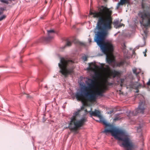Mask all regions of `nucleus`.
<instances>
[{"instance_id": "nucleus-1", "label": "nucleus", "mask_w": 150, "mask_h": 150, "mask_svg": "<svg viewBox=\"0 0 150 150\" xmlns=\"http://www.w3.org/2000/svg\"><path fill=\"white\" fill-rule=\"evenodd\" d=\"M98 11V12L90 11L89 13L90 15H93V18H98L96 26L98 31L94 40L104 53H111L114 50L113 45L110 42H105L104 40L108 34V31L112 28V11L103 6L99 7Z\"/></svg>"}, {"instance_id": "nucleus-2", "label": "nucleus", "mask_w": 150, "mask_h": 150, "mask_svg": "<svg viewBox=\"0 0 150 150\" xmlns=\"http://www.w3.org/2000/svg\"><path fill=\"white\" fill-rule=\"evenodd\" d=\"M92 110L91 108V111H89L90 115L99 117L100 119V122L105 125V129L103 132H110L116 139L122 141V145L124 147L127 148L126 150H133L137 147L130 139L129 135L124 130L108 123L106 121L102 119L100 112L98 110L96 109L94 111H92Z\"/></svg>"}, {"instance_id": "nucleus-3", "label": "nucleus", "mask_w": 150, "mask_h": 150, "mask_svg": "<svg viewBox=\"0 0 150 150\" xmlns=\"http://www.w3.org/2000/svg\"><path fill=\"white\" fill-rule=\"evenodd\" d=\"M100 74L95 72L93 79L88 78L85 81L87 86L85 85L80 84L79 92L76 93L75 97L77 100L84 102L86 100L93 101L95 100V95L93 93L92 90L95 88L97 85L96 79L98 78L100 76Z\"/></svg>"}, {"instance_id": "nucleus-4", "label": "nucleus", "mask_w": 150, "mask_h": 150, "mask_svg": "<svg viewBox=\"0 0 150 150\" xmlns=\"http://www.w3.org/2000/svg\"><path fill=\"white\" fill-rule=\"evenodd\" d=\"M80 110L76 112L73 116L71 117L69 123L68 128L71 131L76 132L78 129L83 126L85 123L87 121L86 117H83L80 120H78L77 118L80 116Z\"/></svg>"}, {"instance_id": "nucleus-5", "label": "nucleus", "mask_w": 150, "mask_h": 150, "mask_svg": "<svg viewBox=\"0 0 150 150\" xmlns=\"http://www.w3.org/2000/svg\"><path fill=\"white\" fill-rule=\"evenodd\" d=\"M73 63V61L71 60L61 58L60 62L58 64V66L60 69L59 72L65 77H67L68 75L71 74L73 72V68L69 67Z\"/></svg>"}, {"instance_id": "nucleus-6", "label": "nucleus", "mask_w": 150, "mask_h": 150, "mask_svg": "<svg viewBox=\"0 0 150 150\" xmlns=\"http://www.w3.org/2000/svg\"><path fill=\"white\" fill-rule=\"evenodd\" d=\"M138 16L141 25L145 28L150 27V13L149 11L145 10L140 11Z\"/></svg>"}, {"instance_id": "nucleus-7", "label": "nucleus", "mask_w": 150, "mask_h": 150, "mask_svg": "<svg viewBox=\"0 0 150 150\" xmlns=\"http://www.w3.org/2000/svg\"><path fill=\"white\" fill-rule=\"evenodd\" d=\"M121 74V72L119 71L114 69H110L109 67L106 70V79L105 81V83L107 84L108 85H112V83L108 82V79L110 78L111 77L113 78H115V77H120Z\"/></svg>"}, {"instance_id": "nucleus-8", "label": "nucleus", "mask_w": 150, "mask_h": 150, "mask_svg": "<svg viewBox=\"0 0 150 150\" xmlns=\"http://www.w3.org/2000/svg\"><path fill=\"white\" fill-rule=\"evenodd\" d=\"M145 109L146 106L145 102L143 101L139 103L138 108L134 111H130L128 116L130 117L132 116H136L139 113L143 114Z\"/></svg>"}, {"instance_id": "nucleus-9", "label": "nucleus", "mask_w": 150, "mask_h": 150, "mask_svg": "<svg viewBox=\"0 0 150 150\" xmlns=\"http://www.w3.org/2000/svg\"><path fill=\"white\" fill-rule=\"evenodd\" d=\"M107 89V86L105 85V83L102 85V87L99 88H97L95 93L93 91V93L95 94V95H97L100 96H102L103 93L104 91Z\"/></svg>"}, {"instance_id": "nucleus-10", "label": "nucleus", "mask_w": 150, "mask_h": 150, "mask_svg": "<svg viewBox=\"0 0 150 150\" xmlns=\"http://www.w3.org/2000/svg\"><path fill=\"white\" fill-rule=\"evenodd\" d=\"M55 32V31L53 30H47L48 37H43L42 38L43 41L48 42L50 40L53 38V34Z\"/></svg>"}, {"instance_id": "nucleus-11", "label": "nucleus", "mask_w": 150, "mask_h": 150, "mask_svg": "<svg viewBox=\"0 0 150 150\" xmlns=\"http://www.w3.org/2000/svg\"><path fill=\"white\" fill-rule=\"evenodd\" d=\"M142 86V85L138 82H133L131 84V87L135 89H138Z\"/></svg>"}, {"instance_id": "nucleus-12", "label": "nucleus", "mask_w": 150, "mask_h": 150, "mask_svg": "<svg viewBox=\"0 0 150 150\" xmlns=\"http://www.w3.org/2000/svg\"><path fill=\"white\" fill-rule=\"evenodd\" d=\"M106 60L108 63L109 64L113 62L114 61V59L113 58V55L111 54L109 56L107 55Z\"/></svg>"}, {"instance_id": "nucleus-13", "label": "nucleus", "mask_w": 150, "mask_h": 150, "mask_svg": "<svg viewBox=\"0 0 150 150\" xmlns=\"http://www.w3.org/2000/svg\"><path fill=\"white\" fill-rule=\"evenodd\" d=\"M113 24L114 25L115 27L116 28H118L121 27L122 26H124V25L122 23H119V21H115L113 22Z\"/></svg>"}, {"instance_id": "nucleus-14", "label": "nucleus", "mask_w": 150, "mask_h": 150, "mask_svg": "<svg viewBox=\"0 0 150 150\" xmlns=\"http://www.w3.org/2000/svg\"><path fill=\"white\" fill-rule=\"evenodd\" d=\"M91 64L93 65V67L91 66V64H90L89 67L87 69L88 70H91L92 71H95L96 68V66L95 64H93V63H91Z\"/></svg>"}, {"instance_id": "nucleus-15", "label": "nucleus", "mask_w": 150, "mask_h": 150, "mask_svg": "<svg viewBox=\"0 0 150 150\" xmlns=\"http://www.w3.org/2000/svg\"><path fill=\"white\" fill-rule=\"evenodd\" d=\"M129 0H120V2L118 3V7L120 5H122L125 4H128Z\"/></svg>"}, {"instance_id": "nucleus-16", "label": "nucleus", "mask_w": 150, "mask_h": 150, "mask_svg": "<svg viewBox=\"0 0 150 150\" xmlns=\"http://www.w3.org/2000/svg\"><path fill=\"white\" fill-rule=\"evenodd\" d=\"M125 62V60L121 61L120 62L117 63V66L120 67L123 65Z\"/></svg>"}, {"instance_id": "nucleus-17", "label": "nucleus", "mask_w": 150, "mask_h": 150, "mask_svg": "<svg viewBox=\"0 0 150 150\" xmlns=\"http://www.w3.org/2000/svg\"><path fill=\"white\" fill-rule=\"evenodd\" d=\"M71 45L72 42L67 40L66 41V43L64 46V48H65L67 46L70 47L71 46Z\"/></svg>"}, {"instance_id": "nucleus-18", "label": "nucleus", "mask_w": 150, "mask_h": 150, "mask_svg": "<svg viewBox=\"0 0 150 150\" xmlns=\"http://www.w3.org/2000/svg\"><path fill=\"white\" fill-rule=\"evenodd\" d=\"M133 71L134 74L136 76H137L140 73V70H139V71H137V69L134 68L133 69Z\"/></svg>"}, {"instance_id": "nucleus-19", "label": "nucleus", "mask_w": 150, "mask_h": 150, "mask_svg": "<svg viewBox=\"0 0 150 150\" xmlns=\"http://www.w3.org/2000/svg\"><path fill=\"white\" fill-rule=\"evenodd\" d=\"M5 9H6V8H0V15L3 13V11L4 10H5Z\"/></svg>"}, {"instance_id": "nucleus-20", "label": "nucleus", "mask_w": 150, "mask_h": 150, "mask_svg": "<svg viewBox=\"0 0 150 150\" xmlns=\"http://www.w3.org/2000/svg\"><path fill=\"white\" fill-rule=\"evenodd\" d=\"M1 1L3 3H6L7 4H9L8 1L6 0H1Z\"/></svg>"}, {"instance_id": "nucleus-21", "label": "nucleus", "mask_w": 150, "mask_h": 150, "mask_svg": "<svg viewBox=\"0 0 150 150\" xmlns=\"http://www.w3.org/2000/svg\"><path fill=\"white\" fill-rule=\"evenodd\" d=\"M6 18V16L5 15H3L2 16L0 17V21Z\"/></svg>"}, {"instance_id": "nucleus-22", "label": "nucleus", "mask_w": 150, "mask_h": 150, "mask_svg": "<svg viewBox=\"0 0 150 150\" xmlns=\"http://www.w3.org/2000/svg\"><path fill=\"white\" fill-rule=\"evenodd\" d=\"M82 59L84 61H86L87 59V57L86 56H84L82 57Z\"/></svg>"}, {"instance_id": "nucleus-23", "label": "nucleus", "mask_w": 150, "mask_h": 150, "mask_svg": "<svg viewBox=\"0 0 150 150\" xmlns=\"http://www.w3.org/2000/svg\"><path fill=\"white\" fill-rule=\"evenodd\" d=\"M147 49H146L145 50V51L144 52H143L144 54V56L145 57H146V53L147 52Z\"/></svg>"}, {"instance_id": "nucleus-24", "label": "nucleus", "mask_w": 150, "mask_h": 150, "mask_svg": "<svg viewBox=\"0 0 150 150\" xmlns=\"http://www.w3.org/2000/svg\"><path fill=\"white\" fill-rule=\"evenodd\" d=\"M124 79H121L120 81H121V83H123L124 82Z\"/></svg>"}, {"instance_id": "nucleus-25", "label": "nucleus", "mask_w": 150, "mask_h": 150, "mask_svg": "<svg viewBox=\"0 0 150 150\" xmlns=\"http://www.w3.org/2000/svg\"><path fill=\"white\" fill-rule=\"evenodd\" d=\"M119 118L118 117H116L114 119V120L117 121L119 120Z\"/></svg>"}, {"instance_id": "nucleus-26", "label": "nucleus", "mask_w": 150, "mask_h": 150, "mask_svg": "<svg viewBox=\"0 0 150 150\" xmlns=\"http://www.w3.org/2000/svg\"><path fill=\"white\" fill-rule=\"evenodd\" d=\"M147 84L148 85H150V80L147 83Z\"/></svg>"}, {"instance_id": "nucleus-27", "label": "nucleus", "mask_w": 150, "mask_h": 150, "mask_svg": "<svg viewBox=\"0 0 150 150\" xmlns=\"http://www.w3.org/2000/svg\"><path fill=\"white\" fill-rule=\"evenodd\" d=\"M143 45H139V46H137L136 47V48L137 49H138L139 48V47H143Z\"/></svg>"}, {"instance_id": "nucleus-28", "label": "nucleus", "mask_w": 150, "mask_h": 150, "mask_svg": "<svg viewBox=\"0 0 150 150\" xmlns=\"http://www.w3.org/2000/svg\"><path fill=\"white\" fill-rule=\"evenodd\" d=\"M79 44H80L81 45H84V44L83 43H82V42H80V43H79Z\"/></svg>"}, {"instance_id": "nucleus-29", "label": "nucleus", "mask_w": 150, "mask_h": 150, "mask_svg": "<svg viewBox=\"0 0 150 150\" xmlns=\"http://www.w3.org/2000/svg\"><path fill=\"white\" fill-rule=\"evenodd\" d=\"M84 108V107L83 106H82L81 108V110H83Z\"/></svg>"}, {"instance_id": "nucleus-30", "label": "nucleus", "mask_w": 150, "mask_h": 150, "mask_svg": "<svg viewBox=\"0 0 150 150\" xmlns=\"http://www.w3.org/2000/svg\"><path fill=\"white\" fill-rule=\"evenodd\" d=\"M136 90H137V91H136V93H138V92H139V90H138V89H136Z\"/></svg>"}, {"instance_id": "nucleus-31", "label": "nucleus", "mask_w": 150, "mask_h": 150, "mask_svg": "<svg viewBox=\"0 0 150 150\" xmlns=\"http://www.w3.org/2000/svg\"><path fill=\"white\" fill-rule=\"evenodd\" d=\"M120 86L121 87L122 86V83H121L120 84Z\"/></svg>"}, {"instance_id": "nucleus-32", "label": "nucleus", "mask_w": 150, "mask_h": 150, "mask_svg": "<svg viewBox=\"0 0 150 150\" xmlns=\"http://www.w3.org/2000/svg\"><path fill=\"white\" fill-rule=\"evenodd\" d=\"M113 112V110L112 111H111L110 112V114H111Z\"/></svg>"}, {"instance_id": "nucleus-33", "label": "nucleus", "mask_w": 150, "mask_h": 150, "mask_svg": "<svg viewBox=\"0 0 150 150\" xmlns=\"http://www.w3.org/2000/svg\"><path fill=\"white\" fill-rule=\"evenodd\" d=\"M85 112H87V110L86 109V110H85Z\"/></svg>"}, {"instance_id": "nucleus-34", "label": "nucleus", "mask_w": 150, "mask_h": 150, "mask_svg": "<svg viewBox=\"0 0 150 150\" xmlns=\"http://www.w3.org/2000/svg\"><path fill=\"white\" fill-rule=\"evenodd\" d=\"M40 18H41L42 19L44 18L43 17H41Z\"/></svg>"}, {"instance_id": "nucleus-35", "label": "nucleus", "mask_w": 150, "mask_h": 150, "mask_svg": "<svg viewBox=\"0 0 150 150\" xmlns=\"http://www.w3.org/2000/svg\"><path fill=\"white\" fill-rule=\"evenodd\" d=\"M27 97H28V98L29 97V96H27Z\"/></svg>"}, {"instance_id": "nucleus-36", "label": "nucleus", "mask_w": 150, "mask_h": 150, "mask_svg": "<svg viewBox=\"0 0 150 150\" xmlns=\"http://www.w3.org/2000/svg\"><path fill=\"white\" fill-rule=\"evenodd\" d=\"M90 42H91V40H90V41H89Z\"/></svg>"}]
</instances>
